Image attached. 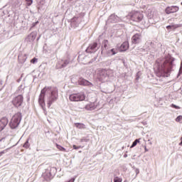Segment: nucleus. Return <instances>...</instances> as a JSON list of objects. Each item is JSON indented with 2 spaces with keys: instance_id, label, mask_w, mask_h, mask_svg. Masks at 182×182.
<instances>
[{
  "instance_id": "obj_8",
  "label": "nucleus",
  "mask_w": 182,
  "mask_h": 182,
  "mask_svg": "<svg viewBox=\"0 0 182 182\" xmlns=\"http://www.w3.org/2000/svg\"><path fill=\"white\" fill-rule=\"evenodd\" d=\"M178 11H180V7L177 6H168L165 9V12L167 15H170V14H176V12H178Z\"/></svg>"
},
{
  "instance_id": "obj_31",
  "label": "nucleus",
  "mask_w": 182,
  "mask_h": 182,
  "mask_svg": "<svg viewBox=\"0 0 182 182\" xmlns=\"http://www.w3.org/2000/svg\"><path fill=\"white\" fill-rule=\"evenodd\" d=\"M181 143L179 144V146H182V136H181Z\"/></svg>"
},
{
  "instance_id": "obj_20",
  "label": "nucleus",
  "mask_w": 182,
  "mask_h": 182,
  "mask_svg": "<svg viewBox=\"0 0 182 182\" xmlns=\"http://www.w3.org/2000/svg\"><path fill=\"white\" fill-rule=\"evenodd\" d=\"M23 147L26 149H29V141H26V143L23 144Z\"/></svg>"
},
{
  "instance_id": "obj_17",
  "label": "nucleus",
  "mask_w": 182,
  "mask_h": 182,
  "mask_svg": "<svg viewBox=\"0 0 182 182\" xmlns=\"http://www.w3.org/2000/svg\"><path fill=\"white\" fill-rule=\"evenodd\" d=\"M56 147L60 151H66V149L63 148V146L56 144Z\"/></svg>"
},
{
  "instance_id": "obj_22",
  "label": "nucleus",
  "mask_w": 182,
  "mask_h": 182,
  "mask_svg": "<svg viewBox=\"0 0 182 182\" xmlns=\"http://www.w3.org/2000/svg\"><path fill=\"white\" fill-rule=\"evenodd\" d=\"M110 52L112 53V55H116V53H117V50H116L114 48L111 49Z\"/></svg>"
},
{
  "instance_id": "obj_18",
  "label": "nucleus",
  "mask_w": 182,
  "mask_h": 182,
  "mask_svg": "<svg viewBox=\"0 0 182 182\" xmlns=\"http://www.w3.org/2000/svg\"><path fill=\"white\" fill-rule=\"evenodd\" d=\"M137 143H140V140L136 139L131 146V148L135 147V146H137Z\"/></svg>"
},
{
  "instance_id": "obj_1",
  "label": "nucleus",
  "mask_w": 182,
  "mask_h": 182,
  "mask_svg": "<svg viewBox=\"0 0 182 182\" xmlns=\"http://www.w3.org/2000/svg\"><path fill=\"white\" fill-rule=\"evenodd\" d=\"M48 90H50V95L48 97L47 102L48 107H50L53 102H56L58 100V97H59L58 88H52V87H45L43 90H41V94L38 97V103L43 109L46 106L45 95L46 94V92H48Z\"/></svg>"
},
{
  "instance_id": "obj_3",
  "label": "nucleus",
  "mask_w": 182,
  "mask_h": 182,
  "mask_svg": "<svg viewBox=\"0 0 182 182\" xmlns=\"http://www.w3.org/2000/svg\"><path fill=\"white\" fill-rule=\"evenodd\" d=\"M70 102H83L86 100V95L84 92L71 94L69 97Z\"/></svg>"
},
{
  "instance_id": "obj_32",
  "label": "nucleus",
  "mask_w": 182,
  "mask_h": 182,
  "mask_svg": "<svg viewBox=\"0 0 182 182\" xmlns=\"http://www.w3.org/2000/svg\"><path fill=\"white\" fill-rule=\"evenodd\" d=\"M4 153H5V152H4V151L0 152V157L2 156V154H4Z\"/></svg>"
},
{
  "instance_id": "obj_16",
  "label": "nucleus",
  "mask_w": 182,
  "mask_h": 182,
  "mask_svg": "<svg viewBox=\"0 0 182 182\" xmlns=\"http://www.w3.org/2000/svg\"><path fill=\"white\" fill-rule=\"evenodd\" d=\"M102 45H103V49H107V45H109V41L107 40H104L102 42Z\"/></svg>"
},
{
  "instance_id": "obj_21",
  "label": "nucleus",
  "mask_w": 182,
  "mask_h": 182,
  "mask_svg": "<svg viewBox=\"0 0 182 182\" xmlns=\"http://www.w3.org/2000/svg\"><path fill=\"white\" fill-rule=\"evenodd\" d=\"M176 122H178L179 123H182V116L179 115L177 118H176Z\"/></svg>"
},
{
  "instance_id": "obj_14",
  "label": "nucleus",
  "mask_w": 182,
  "mask_h": 182,
  "mask_svg": "<svg viewBox=\"0 0 182 182\" xmlns=\"http://www.w3.org/2000/svg\"><path fill=\"white\" fill-rule=\"evenodd\" d=\"M97 48V43H93L89 46L88 49H90V50H96Z\"/></svg>"
},
{
  "instance_id": "obj_23",
  "label": "nucleus",
  "mask_w": 182,
  "mask_h": 182,
  "mask_svg": "<svg viewBox=\"0 0 182 182\" xmlns=\"http://www.w3.org/2000/svg\"><path fill=\"white\" fill-rule=\"evenodd\" d=\"M73 147L74 150H77L79 149H82L81 146H77L76 145H73Z\"/></svg>"
},
{
  "instance_id": "obj_25",
  "label": "nucleus",
  "mask_w": 182,
  "mask_h": 182,
  "mask_svg": "<svg viewBox=\"0 0 182 182\" xmlns=\"http://www.w3.org/2000/svg\"><path fill=\"white\" fill-rule=\"evenodd\" d=\"M171 107H173V109H181L180 107H178V106H177V105H176L174 104H172L171 105Z\"/></svg>"
},
{
  "instance_id": "obj_28",
  "label": "nucleus",
  "mask_w": 182,
  "mask_h": 182,
  "mask_svg": "<svg viewBox=\"0 0 182 182\" xmlns=\"http://www.w3.org/2000/svg\"><path fill=\"white\" fill-rule=\"evenodd\" d=\"M144 150H145V152L149 151V149H147V146H144Z\"/></svg>"
},
{
  "instance_id": "obj_4",
  "label": "nucleus",
  "mask_w": 182,
  "mask_h": 182,
  "mask_svg": "<svg viewBox=\"0 0 182 182\" xmlns=\"http://www.w3.org/2000/svg\"><path fill=\"white\" fill-rule=\"evenodd\" d=\"M110 73H113V70L110 69L102 68L99 70L98 79L100 82H103L106 77L110 76Z\"/></svg>"
},
{
  "instance_id": "obj_10",
  "label": "nucleus",
  "mask_w": 182,
  "mask_h": 182,
  "mask_svg": "<svg viewBox=\"0 0 182 182\" xmlns=\"http://www.w3.org/2000/svg\"><path fill=\"white\" fill-rule=\"evenodd\" d=\"M129 48H130L129 41H124L120 46L119 50V52H126V50H127L129 49Z\"/></svg>"
},
{
  "instance_id": "obj_27",
  "label": "nucleus",
  "mask_w": 182,
  "mask_h": 182,
  "mask_svg": "<svg viewBox=\"0 0 182 182\" xmlns=\"http://www.w3.org/2000/svg\"><path fill=\"white\" fill-rule=\"evenodd\" d=\"M171 26L172 29H177V28H178V25H171Z\"/></svg>"
},
{
  "instance_id": "obj_7",
  "label": "nucleus",
  "mask_w": 182,
  "mask_h": 182,
  "mask_svg": "<svg viewBox=\"0 0 182 182\" xmlns=\"http://www.w3.org/2000/svg\"><path fill=\"white\" fill-rule=\"evenodd\" d=\"M12 103L15 107H19L22 106V103H23V96L20 95L14 97L12 100Z\"/></svg>"
},
{
  "instance_id": "obj_9",
  "label": "nucleus",
  "mask_w": 182,
  "mask_h": 182,
  "mask_svg": "<svg viewBox=\"0 0 182 182\" xmlns=\"http://www.w3.org/2000/svg\"><path fill=\"white\" fill-rule=\"evenodd\" d=\"M141 39V34L136 33L132 37V42L134 45H137V43H140Z\"/></svg>"
},
{
  "instance_id": "obj_13",
  "label": "nucleus",
  "mask_w": 182,
  "mask_h": 182,
  "mask_svg": "<svg viewBox=\"0 0 182 182\" xmlns=\"http://www.w3.org/2000/svg\"><path fill=\"white\" fill-rule=\"evenodd\" d=\"M75 127H77V129H86V125L82 123H75Z\"/></svg>"
},
{
  "instance_id": "obj_5",
  "label": "nucleus",
  "mask_w": 182,
  "mask_h": 182,
  "mask_svg": "<svg viewBox=\"0 0 182 182\" xmlns=\"http://www.w3.org/2000/svg\"><path fill=\"white\" fill-rule=\"evenodd\" d=\"M21 119L22 117L19 114L14 115L9 124L11 129H16V127L19 126V123H21Z\"/></svg>"
},
{
  "instance_id": "obj_24",
  "label": "nucleus",
  "mask_w": 182,
  "mask_h": 182,
  "mask_svg": "<svg viewBox=\"0 0 182 182\" xmlns=\"http://www.w3.org/2000/svg\"><path fill=\"white\" fill-rule=\"evenodd\" d=\"M26 1L27 2V5L28 6H31V4H33V2L32 0H26Z\"/></svg>"
},
{
  "instance_id": "obj_30",
  "label": "nucleus",
  "mask_w": 182,
  "mask_h": 182,
  "mask_svg": "<svg viewBox=\"0 0 182 182\" xmlns=\"http://www.w3.org/2000/svg\"><path fill=\"white\" fill-rule=\"evenodd\" d=\"M166 29H172V28H171V26H166Z\"/></svg>"
},
{
  "instance_id": "obj_34",
  "label": "nucleus",
  "mask_w": 182,
  "mask_h": 182,
  "mask_svg": "<svg viewBox=\"0 0 182 182\" xmlns=\"http://www.w3.org/2000/svg\"><path fill=\"white\" fill-rule=\"evenodd\" d=\"M181 5H182V2H181Z\"/></svg>"
},
{
  "instance_id": "obj_19",
  "label": "nucleus",
  "mask_w": 182,
  "mask_h": 182,
  "mask_svg": "<svg viewBox=\"0 0 182 182\" xmlns=\"http://www.w3.org/2000/svg\"><path fill=\"white\" fill-rule=\"evenodd\" d=\"M123 179H122V178H119V177H115L114 178V182H122Z\"/></svg>"
},
{
  "instance_id": "obj_12",
  "label": "nucleus",
  "mask_w": 182,
  "mask_h": 182,
  "mask_svg": "<svg viewBox=\"0 0 182 182\" xmlns=\"http://www.w3.org/2000/svg\"><path fill=\"white\" fill-rule=\"evenodd\" d=\"M79 85H81L82 86H92V82L82 78L79 80Z\"/></svg>"
},
{
  "instance_id": "obj_6",
  "label": "nucleus",
  "mask_w": 182,
  "mask_h": 182,
  "mask_svg": "<svg viewBox=\"0 0 182 182\" xmlns=\"http://www.w3.org/2000/svg\"><path fill=\"white\" fill-rule=\"evenodd\" d=\"M129 16L131 18V21H133L134 22H141V21H143V14L140 11H132L129 13Z\"/></svg>"
},
{
  "instance_id": "obj_11",
  "label": "nucleus",
  "mask_w": 182,
  "mask_h": 182,
  "mask_svg": "<svg viewBox=\"0 0 182 182\" xmlns=\"http://www.w3.org/2000/svg\"><path fill=\"white\" fill-rule=\"evenodd\" d=\"M6 124H8V119L4 117L0 119V132H2L6 127Z\"/></svg>"
},
{
  "instance_id": "obj_15",
  "label": "nucleus",
  "mask_w": 182,
  "mask_h": 182,
  "mask_svg": "<svg viewBox=\"0 0 182 182\" xmlns=\"http://www.w3.org/2000/svg\"><path fill=\"white\" fill-rule=\"evenodd\" d=\"M23 55H18V60L20 63H25L26 62V58H23Z\"/></svg>"
},
{
  "instance_id": "obj_2",
  "label": "nucleus",
  "mask_w": 182,
  "mask_h": 182,
  "mask_svg": "<svg viewBox=\"0 0 182 182\" xmlns=\"http://www.w3.org/2000/svg\"><path fill=\"white\" fill-rule=\"evenodd\" d=\"M157 72L161 73V76H167L173 69V58L167 57L161 64V58L156 60Z\"/></svg>"
},
{
  "instance_id": "obj_26",
  "label": "nucleus",
  "mask_w": 182,
  "mask_h": 182,
  "mask_svg": "<svg viewBox=\"0 0 182 182\" xmlns=\"http://www.w3.org/2000/svg\"><path fill=\"white\" fill-rule=\"evenodd\" d=\"M38 58H34L32 60H31V63H35L36 62H37Z\"/></svg>"
},
{
  "instance_id": "obj_29",
  "label": "nucleus",
  "mask_w": 182,
  "mask_h": 182,
  "mask_svg": "<svg viewBox=\"0 0 182 182\" xmlns=\"http://www.w3.org/2000/svg\"><path fill=\"white\" fill-rule=\"evenodd\" d=\"M38 23H39V21H37V22H36V23H33V26H35L36 25H38Z\"/></svg>"
},
{
  "instance_id": "obj_33",
  "label": "nucleus",
  "mask_w": 182,
  "mask_h": 182,
  "mask_svg": "<svg viewBox=\"0 0 182 182\" xmlns=\"http://www.w3.org/2000/svg\"><path fill=\"white\" fill-rule=\"evenodd\" d=\"M85 140H83V139H80V141H84Z\"/></svg>"
}]
</instances>
